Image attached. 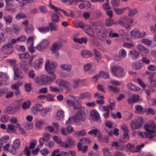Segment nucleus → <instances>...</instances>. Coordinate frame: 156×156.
<instances>
[{"instance_id":"obj_1","label":"nucleus","mask_w":156,"mask_h":156,"mask_svg":"<svg viewBox=\"0 0 156 156\" xmlns=\"http://www.w3.org/2000/svg\"><path fill=\"white\" fill-rule=\"evenodd\" d=\"M88 111L86 108H82L77 111L73 116L75 122L79 125L81 124V122L84 121L87 117Z\"/></svg>"},{"instance_id":"obj_2","label":"nucleus","mask_w":156,"mask_h":156,"mask_svg":"<svg viewBox=\"0 0 156 156\" xmlns=\"http://www.w3.org/2000/svg\"><path fill=\"white\" fill-rule=\"evenodd\" d=\"M65 42V40L60 39L53 44L50 48L52 52L53 55L57 58L59 57L58 51L62 47L63 43Z\"/></svg>"},{"instance_id":"obj_3","label":"nucleus","mask_w":156,"mask_h":156,"mask_svg":"<svg viewBox=\"0 0 156 156\" xmlns=\"http://www.w3.org/2000/svg\"><path fill=\"white\" fill-rule=\"evenodd\" d=\"M111 72L115 76L119 78L123 77L125 76L124 70L120 66H112Z\"/></svg>"},{"instance_id":"obj_4","label":"nucleus","mask_w":156,"mask_h":156,"mask_svg":"<svg viewBox=\"0 0 156 156\" xmlns=\"http://www.w3.org/2000/svg\"><path fill=\"white\" fill-rule=\"evenodd\" d=\"M76 145V142L71 137L68 136L66 141L61 143V147L65 148L70 149L74 147Z\"/></svg>"},{"instance_id":"obj_5","label":"nucleus","mask_w":156,"mask_h":156,"mask_svg":"<svg viewBox=\"0 0 156 156\" xmlns=\"http://www.w3.org/2000/svg\"><path fill=\"white\" fill-rule=\"evenodd\" d=\"M56 79V75L53 74L51 76L46 75H43L41 76V80L44 85H49Z\"/></svg>"},{"instance_id":"obj_6","label":"nucleus","mask_w":156,"mask_h":156,"mask_svg":"<svg viewBox=\"0 0 156 156\" xmlns=\"http://www.w3.org/2000/svg\"><path fill=\"white\" fill-rule=\"evenodd\" d=\"M57 66V64L55 62L50 63L49 60L47 61L45 65V68L46 71L50 74H55L54 72L55 71L56 68Z\"/></svg>"},{"instance_id":"obj_7","label":"nucleus","mask_w":156,"mask_h":156,"mask_svg":"<svg viewBox=\"0 0 156 156\" xmlns=\"http://www.w3.org/2000/svg\"><path fill=\"white\" fill-rule=\"evenodd\" d=\"M143 123V119L140 118L137 119L132 121L130 123V125L132 129H137L142 127Z\"/></svg>"},{"instance_id":"obj_8","label":"nucleus","mask_w":156,"mask_h":156,"mask_svg":"<svg viewBox=\"0 0 156 156\" xmlns=\"http://www.w3.org/2000/svg\"><path fill=\"white\" fill-rule=\"evenodd\" d=\"M133 23V20L132 19L126 16L122 17L119 20V24L126 28L130 27Z\"/></svg>"},{"instance_id":"obj_9","label":"nucleus","mask_w":156,"mask_h":156,"mask_svg":"<svg viewBox=\"0 0 156 156\" xmlns=\"http://www.w3.org/2000/svg\"><path fill=\"white\" fill-rule=\"evenodd\" d=\"M20 145V140L19 139H16L14 141L13 145L10 146L9 152L12 154H16L17 153L16 150L19 148Z\"/></svg>"},{"instance_id":"obj_10","label":"nucleus","mask_w":156,"mask_h":156,"mask_svg":"<svg viewBox=\"0 0 156 156\" xmlns=\"http://www.w3.org/2000/svg\"><path fill=\"white\" fill-rule=\"evenodd\" d=\"M13 48L11 43H9L3 45L1 48L2 52L4 55H9L12 53Z\"/></svg>"},{"instance_id":"obj_11","label":"nucleus","mask_w":156,"mask_h":156,"mask_svg":"<svg viewBox=\"0 0 156 156\" xmlns=\"http://www.w3.org/2000/svg\"><path fill=\"white\" fill-rule=\"evenodd\" d=\"M49 43L47 39L42 40L36 47L37 49L39 51H43L48 47Z\"/></svg>"},{"instance_id":"obj_12","label":"nucleus","mask_w":156,"mask_h":156,"mask_svg":"<svg viewBox=\"0 0 156 156\" xmlns=\"http://www.w3.org/2000/svg\"><path fill=\"white\" fill-rule=\"evenodd\" d=\"M155 124L154 121L151 120L147 124L144 125L145 130L147 132L154 133L155 131L153 129L155 128Z\"/></svg>"},{"instance_id":"obj_13","label":"nucleus","mask_w":156,"mask_h":156,"mask_svg":"<svg viewBox=\"0 0 156 156\" xmlns=\"http://www.w3.org/2000/svg\"><path fill=\"white\" fill-rule=\"evenodd\" d=\"M14 71V79H21L23 77L21 75L22 72L21 70L16 66H14L13 68Z\"/></svg>"},{"instance_id":"obj_14","label":"nucleus","mask_w":156,"mask_h":156,"mask_svg":"<svg viewBox=\"0 0 156 156\" xmlns=\"http://www.w3.org/2000/svg\"><path fill=\"white\" fill-rule=\"evenodd\" d=\"M127 101L129 104L137 103L140 101L139 96L138 94H133L132 95L130 98L127 99Z\"/></svg>"},{"instance_id":"obj_15","label":"nucleus","mask_w":156,"mask_h":156,"mask_svg":"<svg viewBox=\"0 0 156 156\" xmlns=\"http://www.w3.org/2000/svg\"><path fill=\"white\" fill-rule=\"evenodd\" d=\"M90 116L91 119L95 121H98L100 118L99 113L95 109L91 110Z\"/></svg>"},{"instance_id":"obj_16","label":"nucleus","mask_w":156,"mask_h":156,"mask_svg":"<svg viewBox=\"0 0 156 156\" xmlns=\"http://www.w3.org/2000/svg\"><path fill=\"white\" fill-rule=\"evenodd\" d=\"M130 34L131 37L133 38H139L141 37V34L140 30L137 29L133 30L130 32Z\"/></svg>"},{"instance_id":"obj_17","label":"nucleus","mask_w":156,"mask_h":156,"mask_svg":"<svg viewBox=\"0 0 156 156\" xmlns=\"http://www.w3.org/2000/svg\"><path fill=\"white\" fill-rule=\"evenodd\" d=\"M49 6L51 9H53L54 10L55 12H58V11H62L66 16H69V14L66 11L61 9H60L54 6L51 3V1H50L49 2Z\"/></svg>"},{"instance_id":"obj_18","label":"nucleus","mask_w":156,"mask_h":156,"mask_svg":"<svg viewBox=\"0 0 156 156\" xmlns=\"http://www.w3.org/2000/svg\"><path fill=\"white\" fill-rule=\"evenodd\" d=\"M91 98V94L89 92L80 93L78 98L80 100H84V99H90Z\"/></svg>"},{"instance_id":"obj_19","label":"nucleus","mask_w":156,"mask_h":156,"mask_svg":"<svg viewBox=\"0 0 156 156\" xmlns=\"http://www.w3.org/2000/svg\"><path fill=\"white\" fill-rule=\"evenodd\" d=\"M83 30L89 36L92 37L94 36V31L90 26L86 25Z\"/></svg>"},{"instance_id":"obj_20","label":"nucleus","mask_w":156,"mask_h":156,"mask_svg":"<svg viewBox=\"0 0 156 156\" xmlns=\"http://www.w3.org/2000/svg\"><path fill=\"white\" fill-rule=\"evenodd\" d=\"M83 144L80 142L78 143L77 145V149L79 151H82L83 153H86L88 150V146L87 145H85L83 149Z\"/></svg>"},{"instance_id":"obj_21","label":"nucleus","mask_w":156,"mask_h":156,"mask_svg":"<svg viewBox=\"0 0 156 156\" xmlns=\"http://www.w3.org/2000/svg\"><path fill=\"white\" fill-rule=\"evenodd\" d=\"M81 54L82 56L85 58H90L93 55L92 52L87 50H82Z\"/></svg>"},{"instance_id":"obj_22","label":"nucleus","mask_w":156,"mask_h":156,"mask_svg":"<svg viewBox=\"0 0 156 156\" xmlns=\"http://www.w3.org/2000/svg\"><path fill=\"white\" fill-rule=\"evenodd\" d=\"M43 60L42 58H39L36 59L34 63V67L36 69H39L41 67L43 63Z\"/></svg>"},{"instance_id":"obj_23","label":"nucleus","mask_w":156,"mask_h":156,"mask_svg":"<svg viewBox=\"0 0 156 156\" xmlns=\"http://www.w3.org/2000/svg\"><path fill=\"white\" fill-rule=\"evenodd\" d=\"M73 40L75 43H79L80 44H82L83 43V42H84V44H86L87 41V39L85 37L79 38L76 37H74L73 38Z\"/></svg>"},{"instance_id":"obj_24","label":"nucleus","mask_w":156,"mask_h":156,"mask_svg":"<svg viewBox=\"0 0 156 156\" xmlns=\"http://www.w3.org/2000/svg\"><path fill=\"white\" fill-rule=\"evenodd\" d=\"M64 116V111L62 109H60L57 111L55 118L58 120H60L63 119Z\"/></svg>"},{"instance_id":"obj_25","label":"nucleus","mask_w":156,"mask_h":156,"mask_svg":"<svg viewBox=\"0 0 156 156\" xmlns=\"http://www.w3.org/2000/svg\"><path fill=\"white\" fill-rule=\"evenodd\" d=\"M3 18L6 24H10L12 22V16L10 15H4L3 16Z\"/></svg>"},{"instance_id":"obj_26","label":"nucleus","mask_w":156,"mask_h":156,"mask_svg":"<svg viewBox=\"0 0 156 156\" xmlns=\"http://www.w3.org/2000/svg\"><path fill=\"white\" fill-rule=\"evenodd\" d=\"M121 128L122 130L124 132V138L126 139L127 140H128L129 136L128 135L129 131L128 127L126 125H123L121 126Z\"/></svg>"},{"instance_id":"obj_27","label":"nucleus","mask_w":156,"mask_h":156,"mask_svg":"<svg viewBox=\"0 0 156 156\" xmlns=\"http://www.w3.org/2000/svg\"><path fill=\"white\" fill-rule=\"evenodd\" d=\"M129 10L128 16L131 17L133 16L137 13L138 10L136 9H130L129 7H127L125 8Z\"/></svg>"},{"instance_id":"obj_28","label":"nucleus","mask_w":156,"mask_h":156,"mask_svg":"<svg viewBox=\"0 0 156 156\" xmlns=\"http://www.w3.org/2000/svg\"><path fill=\"white\" fill-rule=\"evenodd\" d=\"M60 67L62 70L67 72H69L71 69V65L68 64H61Z\"/></svg>"},{"instance_id":"obj_29","label":"nucleus","mask_w":156,"mask_h":156,"mask_svg":"<svg viewBox=\"0 0 156 156\" xmlns=\"http://www.w3.org/2000/svg\"><path fill=\"white\" fill-rule=\"evenodd\" d=\"M131 58L134 60H136L139 57V54L135 50L132 49L129 54Z\"/></svg>"},{"instance_id":"obj_30","label":"nucleus","mask_w":156,"mask_h":156,"mask_svg":"<svg viewBox=\"0 0 156 156\" xmlns=\"http://www.w3.org/2000/svg\"><path fill=\"white\" fill-rule=\"evenodd\" d=\"M0 80L3 82L5 85L7 84V82L8 81V77L5 74L0 72Z\"/></svg>"},{"instance_id":"obj_31","label":"nucleus","mask_w":156,"mask_h":156,"mask_svg":"<svg viewBox=\"0 0 156 156\" xmlns=\"http://www.w3.org/2000/svg\"><path fill=\"white\" fill-rule=\"evenodd\" d=\"M143 67V65L140 63L136 62H133L132 64V68L135 70L140 69Z\"/></svg>"},{"instance_id":"obj_32","label":"nucleus","mask_w":156,"mask_h":156,"mask_svg":"<svg viewBox=\"0 0 156 156\" xmlns=\"http://www.w3.org/2000/svg\"><path fill=\"white\" fill-rule=\"evenodd\" d=\"M74 25L77 27L80 28L82 29L84 28L86 25L85 24L81 21H75L73 22Z\"/></svg>"},{"instance_id":"obj_33","label":"nucleus","mask_w":156,"mask_h":156,"mask_svg":"<svg viewBox=\"0 0 156 156\" xmlns=\"http://www.w3.org/2000/svg\"><path fill=\"white\" fill-rule=\"evenodd\" d=\"M34 29V26L32 24L29 25L24 28L25 32L28 34H31L33 32Z\"/></svg>"},{"instance_id":"obj_34","label":"nucleus","mask_w":156,"mask_h":156,"mask_svg":"<svg viewBox=\"0 0 156 156\" xmlns=\"http://www.w3.org/2000/svg\"><path fill=\"white\" fill-rule=\"evenodd\" d=\"M127 86L129 89L135 92L139 91L140 89V88L135 86L133 84L131 83H129Z\"/></svg>"},{"instance_id":"obj_35","label":"nucleus","mask_w":156,"mask_h":156,"mask_svg":"<svg viewBox=\"0 0 156 156\" xmlns=\"http://www.w3.org/2000/svg\"><path fill=\"white\" fill-rule=\"evenodd\" d=\"M94 51L95 59L98 62L101 61V53L96 49L94 50Z\"/></svg>"},{"instance_id":"obj_36","label":"nucleus","mask_w":156,"mask_h":156,"mask_svg":"<svg viewBox=\"0 0 156 156\" xmlns=\"http://www.w3.org/2000/svg\"><path fill=\"white\" fill-rule=\"evenodd\" d=\"M136 48L138 49L140 51L145 53H148L149 50L148 48H146L145 47L143 46L142 44H139L137 45Z\"/></svg>"},{"instance_id":"obj_37","label":"nucleus","mask_w":156,"mask_h":156,"mask_svg":"<svg viewBox=\"0 0 156 156\" xmlns=\"http://www.w3.org/2000/svg\"><path fill=\"white\" fill-rule=\"evenodd\" d=\"M106 32L103 31L100 32L98 33V36L99 38L102 41H105L107 38Z\"/></svg>"},{"instance_id":"obj_38","label":"nucleus","mask_w":156,"mask_h":156,"mask_svg":"<svg viewBox=\"0 0 156 156\" xmlns=\"http://www.w3.org/2000/svg\"><path fill=\"white\" fill-rule=\"evenodd\" d=\"M49 27L51 31H56L58 30V27L55 23L51 22L49 23Z\"/></svg>"},{"instance_id":"obj_39","label":"nucleus","mask_w":156,"mask_h":156,"mask_svg":"<svg viewBox=\"0 0 156 156\" xmlns=\"http://www.w3.org/2000/svg\"><path fill=\"white\" fill-rule=\"evenodd\" d=\"M30 145L29 147L30 149H34L37 144V142L36 140L33 139H31L29 142Z\"/></svg>"},{"instance_id":"obj_40","label":"nucleus","mask_w":156,"mask_h":156,"mask_svg":"<svg viewBox=\"0 0 156 156\" xmlns=\"http://www.w3.org/2000/svg\"><path fill=\"white\" fill-rule=\"evenodd\" d=\"M135 109L136 112L141 114H143L145 112V110L141 105H137L135 106Z\"/></svg>"},{"instance_id":"obj_41","label":"nucleus","mask_w":156,"mask_h":156,"mask_svg":"<svg viewBox=\"0 0 156 156\" xmlns=\"http://www.w3.org/2000/svg\"><path fill=\"white\" fill-rule=\"evenodd\" d=\"M20 66L22 69L25 71H27L28 69L27 62L25 61H22L20 62Z\"/></svg>"},{"instance_id":"obj_42","label":"nucleus","mask_w":156,"mask_h":156,"mask_svg":"<svg viewBox=\"0 0 156 156\" xmlns=\"http://www.w3.org/2000/svg\"><path fill=\"white\" fill-rule=\"evenodd\" d=\"M37 29L40 32L44 33L48 32L50 30V28L49 26L41 27H38Z\"/></svg>"},{"instance_id":"obj_43","label":"nucleus","mask_w":156,"mask_h":156,"mask_svg":"<svg viewBox=\"0 0 156 156\" xmlns=\"http://www.w3.org/2000/svg\"><path fill=\"white\" fill-rule=\"evenodd\" d=\"M114 23V21L113 19L111 18L107 19L105 20V25L106 26L108 27H111L112 26Z\"/></svg>"},{"instance_id":"obj_44","label":"nucleus","mask_w":156,"mask_h":156,"mask_svg":"<svg viewBox=\"0 0 156 156\" xmlns=\"http://www.w3.org/2000/svg\"><path fill=\"white\" fill-rule=\"evenodd\" d=\"M63 87L67 90L70 91L72 89L71 83L67 81H65Z\"/></svg>"},{"instance_id":"obj_45","label":"nucleus","mask_w":156,"mask_h":156,"mask_svg":"<svg viewBox=\"0 0 156 156\" xmlns=\"http://www.w3.org/2000/svg\"><path fill=\"white\" fill-rule=\"evenodd\" d=\"M102 151L103 154V156H107L111 154L110 149L107 147H104L102 149Z\"/></svg>"},{"instance_id":"obj_46","label":"nucleus","mask_w":156,"mask_h":156,"mask_svg":"<svg viewBox=\"0 0 156 156\" xmlns=\"http://www.w3.org/2000/svg\"><path fill=\"white\" fill-rule=\"evenodd\" d=\"M21 81H19L16 83L13 84L11 86V88L13 90H17L19 89V87L22 84Z\"/></svg>"},{"instance_id":"obj_47","label":"nucleus","mask_w":156,"mask_h":156,"mask_svg":"<svg viewBox=\"0 0 156 156\" xmlns=\"http://www.w3.org/2000/svg\"><path fill=\"white\" fill-rule=\"evenodd\" d=\"M86 133L84 130H82L79 131H76L74 133V135L77 136H85Z\"/></svg>"},{"instance_id":"obj_48","label":"nucleus","mask_w":156,"mask_h":156,"mask_svg":"<svg viewBox=\"0 0 156 156\" xmlns=\"http://www.w3.org/2000/svg\"><path fill=\"white\" fill-rule=\"evenodd\" d=\"M30 104L31 102L29 101L24 102L22 105V108L23 109L26 110L30 108Z\"/></svg>"},{"instance_id":"obj_49","label":"nucleus","mask_w":156,"mask_h":156,"mask_svg":"<svg viewBox=\"0 0 156 156\" xmlns=\"http://www.w3.org/2000/svg\"><path fill=\"white\" fill-rule=\"evenodd\" d=\"M51 20L55 23H58L59 20L58 16L56 13L53 14L51 16Z\"/></svg>"},{"instance_id":"obj_50","label":"nucleus","mask_w":156,"mask_h":156,"mask_svg":"<svg viewBox=\"0 0 156 156\" xmlns=\"http://www.w3.org/2000/svg\"><path fill=\"white\" fill-rule=\"evenodd\" d=\"M120 0H112V6L113 7H119L120 6Z\"/></svg>"},{"instance_id":"obj_51","label":"nucleus","mask_w":156,"mask_h":156,"mask_svg":"<svg viewBox=\"0 0 156 156\" xmlns=\"http://www.w3.org/2000/svg\"><path fill=\"white\" fill-rule=\"evenodd\" d=\"M126 150L128 151L134 152L133 145L130 143L128 144L126 147Z\"/></svg>"},{"instance_id":"obj_52","label":"nucleus","mask_w":156,"mask_h":156,"mask_svg":"<svg viewBox=\"0 0 156 156\" xmlns=\"http://www.w3.org/2000/svg\"><path fill=\"white\" fill-rule=\"evenodd\" d=\"M15 126L12 124H9L7 125V128L6 129L7 131L8 132H13L15 131Z\"/></svg>"},{"instance_id":"obj_53","label":"nucleus","mask_w":156,"mask_h":156,"mask_svg":"<svg viewBox=\"0 0 156 156\" xmlns=\"http://www.w3.org/2000/svg\"><path fill=\"white\" fill-rule=\"evenodd\" d=\"M29 57V53L27 52L20 54L19 55V58L21 59H28Z\"/></svg>"},{"instance_id":"obj_54","label":"nucleus","mask_w":156,"mask_h":156,"mask_svg":"<svg viewBox=\"0 0 156 156\" xmlns=\"http://www.w3.org/2000/svg\"><path fill=\"white\" fill-rule=\"evenodd\" d=\"M80 141L83 144H89L91 142V140L89 138H83L80 139Z\"/></svg>"},{"instance_id":"obj_55","label":"nucleus","mask_w":156,"mask_h":156,"mask_svg":"<svg viewBox=\"0 0 156 156\" xmlns=\"http://www.w3.org/2000/svg\"><path fill=\"white\" fill-rule=\"evenodd\" d=\"M127 52L124 49L122 48L119 51V55L122 58H125L126 56Z\"/></svg>"},{"instance_id":"obj_56","label":"nucleus","mask_w":156,"mask_h":156,"mask_svg":"<svg viewBox=\"0 0 156 156\" xmlns=\"http://www.w3.org/2000/svg\"><path fill=\"white\" fill-rule=\"evenodd\" d=\"M99 76H101L105 79H107L110 77L108 73H106L103 71H101L100 72Z\"/></svg>"},{"instance_id":"obj_57","label":"nucleus","mask_w":156,"mask_h":156,"mask_svg":"<svg viewBox=\"0 0 156 156\" xmlns=\"http://www.w3.org/2000/svg\"><path fill=\"white\" fill-rule=\"evenodd\" d=\"M27 17V16L26 14L23 13L18 14L16 16V18L17 20H20L21 18H24Z\"/></svg>"},{"instance_id":"obj_58","label":"nucleus","mask_w":156,"mask_h":156,"mask_svg":"<svg viewBox=\"0 0 156 156\" xmlns=\"http://www.w3.org/2000/svg\"><path fill=\"white\" fill-rule=\"evenodd\" d=\"M108 88L111 91L117 94L119 92V89L116 87H113L112 86H110Z\"/></svg>"},{"instance_id":"obj_59","label":"nucleus","mask_w":156,"mask_h":156,"mask_svg":"<svg viewBox=\"0 0 156 156\" xmlns=\"http://www.w3.org/2000/svg\"><path fill=\"white\" fill-rule=\"evenodd\" d=\"M146 113L147 115H154L156 114L155 110L153 108H148L146 111Z\"/></svg>"},{"instance_id":"obj_60","label":"nucleus","mask_w":156,"mask_h":156,"mask_svg":"<svg viewBox=\"0 0 156 156\" xmlns=\"http://www.w3.org/2000/svg\"><path fill=\"white\" fill-rule=\"evenodd\" d=\"M49 90L51 92H60V89L58 88L53 87L52 86H50L49 87Z\"/></svg>"},{"instance_id":"obj_61","label":"nucleus","mask_w":156,"mask_h":156,"mask_svg":"<svg viewBox=\"0 0 156 156\" xmlns=\"http://www.w3.org/2000/svg\"><path fill=\"white\" fill-rule=\"evenodd\" d=\"M66 130L67 131L68 134L73 133L74 131L73 127L70 125H69L66 127Z\"/></svg>"},{"instance_id":"obj_62","label":"nucleus","mask_w":156,"mask_h":156,"mask_svg":"<svg viewBox=\"0 0 156 156\" xmlns=\"http://www.w3.org/2000/svg\"><path fill=\"white\" fill-rule=\"evenodd\" d=\"M141 42L144 44L148 46L151 45L152 43V41L147 39H143L141 40Z\"/></svg>"},{"instance_id":"obj_63","label":"nucleus","mask_w":156,"mask_h":156,"mask_svg":"<svg viewBox=\"0 0 156 156\" xmlns=\"http://www.w3.org/2000/svg\"><path fill=\"white\" fill-rule=\"evenodd\" d=\"M65 82V81L62 80V79H58L56 81L55 83L58 84V86L60 87L62 86L63 87Z\"/></svg>"},{"instance_id":"obj_64","label":"nucleus","mask_w":156,"mask_h":156,"mask_svg":"<svg viewBox=\"0 0 156 156\" xmlns=\"http://www.w3.org/2000/svg\"><path fill=\"white\" fill-rule=\"evenodd\" d=\"M92 65V64L91 62L85 65L84 66V69L85 71H88L90 68H91Z\"/></svg>"}]
</instances>
